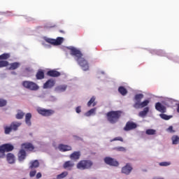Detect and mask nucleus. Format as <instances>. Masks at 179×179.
<instances>
[{"mask_svg": "<svg viewBox=\"0 0 179 179\" xmlns=\"http://www.w3.org/2000/svg\"><path fill=\"white\" fill-rule=\"evenodd\" d=\"M93 163L90 160H81L77 164V168L80 170L89 169L92 167Z\"/></svg>", "mask_w": 179, "mask_h": 179, "instance_id": "obj_5", "label": "nucleus"}, {"mask_svg": "<svg viewBox=\"0 0 179 179\" xmlns=\"http://www.w3.org/2000/svg\"><path fill=\"white\" fill-rule=\"evenodd\" d=\"M74 165L75 164L72 161H67V162H65L64 164H63V168L64 169L71 171L73 169Z\"/></svg>", "mask_w": 179, "mask_h": 179, "instance_id": "obj_12", "label": "nucleus"}, {"mask_svg": "<svg viewBox=\"0 0 179 179\" xmlns=\"http://www.w3.org/2000/svg\"><path fill=\"white\" fill-rule=\"evenodd\" d=\"M6 160L9 164H13L15 161V155L13 153H8L6 155Z\"/></svg>", "mask_w": 179, "mask_h": 179, "instance_id": "obj_19", "label": "nucleus"}, {"mask_svg": "<svg viewBox=\"0 0 179 179\" xmlns=\"http://www.w3.org/2000/svg\"><path fill=\"white\" fill-rule=\"evenodd\" d=\"M47 76L57 78L61 76V73L55 70H51L47 72Z\"/></svg>", "mask_w": 179, "mask_h": 179, "instance_id": "obj_20", "label": "nucleus"}, {"mask_svg": "<svg viewBox=\"0 0 179 179\" xmlns=\"http://www.w3.org/2000/svg\"><path fill=\"white\" fill-rule=\"evenodd\" d=\"M24 117V113L19 110L18 113L15 115V118L17 120H22Z\"/></svg>", "mask_w": 179, "mask_h": 179, "instance_id": "obj_30", "label": "nucleus"}, {"mask_svg": "<svg viewBox=\"0 0 179 179\" xmlns=\"http://www.w3.org/2000/svg\"><path fill=\"white\" fill-rule=\"evenodd\" d=\"M104 162L108 165L112 166H117L119 165V163L117 161H116L115 159H113L110 157H106L104 158Z\"/></svg>", "mask_w": 179, "mask_h": 179, "instance_id": "obj_10", "label": "nucleus"}, {"mask_svg": "<svg viewBox=\"0 0 179 179\" xmlns=\"http://www.w3.org/2000/svg\"><path fill=\"white\" fill-rule=\"evenodd\" d=\"M68 175L67 171H64L61 174L57 176V179H62L66 177Z\"/></svg>", "mask_w": 179, "mask_h": 179, "instance_id": "obj_32", "label": "nucleus"}, {"mask_svg": "<svg viewBox=\"0 0 179 179\" xmlns=\"http://www.w3.org/2000/svg\"><path fill=\"white\" fill-rule=\"evenodd\" d=\"M66 89V85H59L57 86V87H55V90L57 92H64Z\"/></svg>", "mask_w": 179, "mask_h": 179, "instance_id": "obj_26", "label": "nucleus"}, {"mask_svg": "<svg viewBox=\"0 0 179 179\" xmlns=\"http://www.w3.org/2000/svg\"><path fill=\"white\" fill-rule=\"evenodd\" d=\"M36 173V170H32L29 172V176L31 178H32V177L35 176Z\"/></svg>", "mask_w": 179, "mask_h": 179, "instance_id": "obj_41", "label": "nucleus"}, {"mask_svg": "<svg viewBox=\"0 0 179 179\" xmlns=\"http://www.w3.org/2000/svg\"><path fill=\"white\" fill-rule=\"evenodd\" d=\"M146 134H147L148 135H154V134H156V131L154 130V129H148V130L146 131Z\"/></svg>", "mask_w": 179, "mask_h": 179, "instance_id": "obj_36", "label": "nucleus"}, {"mask_svg": "<svg viewBox=\"0 0 179 179\" xmlns=\"http://www.w3.org/2000/svg\"><path fill=\"white\" fill-rule=\"evenodd\" d=\"M58 148L61 152H66L72 150V148L70 145L64 144H59Z\"/></svg>", "mask_w": 179, "mask_h": 179, "instance_id": "obj_15", "label": "nucleus"}, {"mask_svg": "<svg viewBox=\"0 0 179 179\" xmlns=\"http://www.w3.org/2000/svg\"><path fill=\"white\" fill-rule=\"evenodd\" d=\"M171 164V162H161L159 163V165L161 166H168Z\"/></svg>", "mask_w": 179, "mask_h": 179, "instance_id": "obj_38", "label": "nucleus"}, {"mask_svg": "<svg viewBox=\"0 0 179 179\" xmlns=\"http://www.w3.org/2000/svg\"><path fill=\"white\" fill-rule=\"evenodd\" d=\"M41 176H42L41 173H38L36 174V178L37 179H39L40 178H41Z\"/></svg>", "mask_w": 179, "mask_h": 179, "instance_id": "obj_45", "label": "nucleus"}, {"mask_svg": "<svg viewBox=\"0 0 179 179\" xmlns=\"http://www.w3.org/2000/svg\"><path fill=\"white\" fill-rule=\"evenodd\" d=\"M44 77H45V76H44L43 71H41V70L38 71V72H37V73L36 75V79L37 80H42V79L44 78Z\"/></svg>", "mask_w": 179, "mask_h": 179, "instance_id": "obj_24", "label": "nucleus"}, {"mask_svg": "<svg viewBox=\"0 0 179 179\" xmlns=\"http://www.w3.org/2000/svg\"><path fill=\"white\" fill-rule=\"evenodd\" d=\"M148 112H149V108L146 107L144 108V110L143 111H141L139 113L138 115L141 117H143L148 114Z\"/></svg>", "mask_w": 179, "mask_h": 179, "instance_id": "obj_28", "label": "nucleus"}, {"mask_svg": "<svg viewBox=\"0 0 179 179\" xmlns=\"http://www.w3.org/2000/svg\"><path fill=\"white\" fill-rule=\"evenodd\" d=\"M94 112H95V109H94V108H92V109L90 110L88 112H87V113H85V115H86L87 117H89V116H90L91 115L94 114Z\"/></svg>", "mask_w": 179, "mask_h": 179, "instance_id": "obj_35", "label": "nucleus"}, {"mask_svg": "<svg viewBox=\"0 0 179 179\" xmlns=\"http://www.w3.org/2000/svg\"><path fill=\"white\" fill-rule=\"evenodd\" d=\"M70 54L75 57V59L78 62V64L81 66L82 69L85 71L89 70V64L88 62L83 57V54L81 52L75 48H70Z\"/></svg>", "mask_w": 179, "mask_h": 179, "instance_id": "obj_1", "label": "nucleus"}, {"mask_svg": "<svg viewBox=\"0 0 179 179\" xmlns=\"http://www.w3.org/2000/svg\"><path fill=\"white\" fill-rule=\"evenodd\" d=\"M59 32H61V33H64L63 31H59Z\"/></svg>", "mask_w": 179, "mask_h": 179, "instance_id": "obj_47", "label": "nucleus"}, {"mask_svg": "<svg viewBox=\"0 0 179 179\" xmlns=\"http://www.w3.org/2000/svg\"><path fill=\"white\" fill-rule=\"evenodd\" d=\"M157 179H163V178H157Z\"/></svg>", "mask_w": 179, "mask_h": 179, "instance_id": "obj_50", "label": "nucleus"}, {"mask_svg": "<svg viewBox=\"0 0 179 179\" xmlns=\"http://www.w3.org/2000/svg\"><path fill=\"white\" fill-rule=\"evenodd\" d=\"M22 179H26V178H22Z\"/></svg>", "mask_w": 179, "mask_h": 179, "instance_id": "obj_51", "label": "nucleus"}, {"mask_svg": "<svg viewBox=\"0 0 179 179\" xmlns=\"http://www.w3.org/2000/svg\"><path fill=\"white\" fill-rule=\"evenodd\" d=\"M76 111L77 113H80L81 112L80 107V106L77 107L76 109Z\"/></svg>", "mask_w": 179, "mask_h": 179, "instance_id": "obj_44", "label": "nucleus"}, {"mask_svg": "<svg viewBox=\"0 0 179 179\" xmlns=\"http://www.w3.org/2000/svg\"><path fill=\"white\" fill-rule=\"evenodd\" d=\"M143 98V95L142 94H136L134 97V100L136 101L134 104V108L136 109H139L147 106L149 103V101L145 100L141 102V99Z\"/></svg>", "mask_w": 179, "mask_h": 179, "instance_id": "obj_3", "label": "nucleus"}, {"mask_svg": "<svg viewBox=\"0 0 179 179\" xmlns=\"http://www.w3.org/2000/svg\"><path fill=\"white\" fill-rule=\"evenodd\" d=\"M15 149V147L12 144L6 143L1 145V157H5V152H12Z\"/></svg>", "mask_w": 179, "mask_h": 179, "instance_id": "obj_7", "label": "nucleus"}, {"mask_svg": "<svg viewBox=\"0 0 179 179\" xmlns=\"http://www.w3.org/2000/svg\"><path fill=\"white\" fill-rule=\"evenodd\" d=\"M37 112L44 116V117H49L55 113V111L53 110H48V109H45V108H37Z\"/></svg>", "mask_w": 179, "mask_h": 179, "instance_id": "obj_8", "label": "nucleus"}, {"mask_svg": "<svg viewBox=\"0 0 179 179\" xmlns=\"http://www.w3.org/2000/svg\"><path fill=\"white\" fill-rule=\"evenodd\" d=\"M132 167L131 166L130 164H127L125 166H124L122 169V173H125L127 175H129L131 170H132Z\"/></svg>", "mask_w": 179, "mask_h": 179, "instance_id": "obj_14", "label": "nucleus"}, {"mask_svg": "<svg viewBox=\"0 0 179 179\" xmlns=\"http://www.w3.org/2000/svg\"><path fill=\"white\" fill-rule=\"evenodd\" d=\"M31 117L32 115L30 113H28L25 115V123L28 127H30L31 125Z\"/></svg>", "mask_w": 179, "mask_h": 179, "instance_id": "obj_23", "label": "nucleus"}, {"mask_svg": "<svg viewBox=\"0 0 179 179\" xmlns=\"http://www.w3.org/2000/svg\"><path fill=\"white\" fill-rule=\"evenodd\" d=\"M115 150L120 151V152H125L126 149L124 147H117L115 148Z\"/></svg>", "mask_w": 179, "mask_h": 179, "instance_id": "obj_39", "label": "nucleus"}, {"mask_svg": "<svg viewBox=\"0 0 179 179\" xmlns=\"http://www.w3.org/2000/svg\"><path fill=\"white\" fill-rule=\"evenodd\" d=\"M118 91L122 96H125L127 94V90L124 87H120Z\"/></svg>", "mask_w": 179, "mask_h": 179, "instance_id": "obj_31", "label": "nucleus"}, {"mask_svg": "<svg viewBox=\"0 0 179 179\" xmlns=\"http://www.w3.org/2000/svg\"><path fill=\"white\" fill-rule=\"evenodd\" d=\"M155 108L157 110H158L159 112H161L162 113H164L166 112V108L159 102H158L155 104Z\"/></svg>", "mask_w": 179, "mask_h": 179, "instance_id": "obj_13", "label": "nucleus"}, {"mask_svg": "<svg viewBox=\"0 0 179 179\" xmlns=\"http://www.w3.org/2000/svg\"><path fill=\"white\" fill-rule=\"evenodd\" d=\"M21 147H22V148H24V149L29 150V151H32L34 149V146L30 143H22Z\"/></svg>", "mask_w": 179, "mask_h": 179, "instance_id": "obj_17", "label": "nucleus"}, {"mask_svg": "<svg viewBox=\"0 0 179 179\" xmlns=\"http://www.w3.org/2000/svg\"><path fill=\"white\" fill-rule=\"evenodd\" d=\"M22 126V122H13L10 124L9 127H4V133L6 134H9L12 131H16L17 129H19V127Z\"/></svg>", "mask_w": 179, "mask_h": 179, "instance_id": "obj_4", "label": "nucleus"}, {"mask_svg": "<svg viewBox=\"0 0 179 179\" xmlns=\"http://www.w3.org/2000/svg\"><path fill=\"white\" fill-rule=\"evenodd\" d=\"M177 111H178V113H179V104L178 106Z\"/></svg>", "mask_w": 179, "mask_h": 179, "instance_id": "obj_46", "label": "nucleus"}, {"mask_svg": "<svg viewBox=\"0 0 179 179\" xmlns=\"http://www.w3.org/2000/svg\"><path fill=\"white\" fill-rule=\"evenodd\" d=\"M20 66V64L17 62H14L10 64V67L8 68L9 70H15L17 69Z\"/></svg>", "mask_w": 179, "mask_h": 179, "instance_id": "obj_25", "label": "nucleus"}, {"mask_svg": "<svg viewBox=\"0 0 179 179\" xmlns=\"http://www.w3.org/2000/svg\"><path fill=\"white\" fill-rule=\"evenodd\" d=\"M22 85L24 88L29 90L31 91H37L39 89L38 85L36 83L31 81H23Z\"/></svg>", "mask_w": 179, "mask_h": 179, "instance_id": "obj_6", "label": "nucleus"}, {"mask_svg": "<svg viewBox=\"0 0 179 179\" xmlns=\"http://www.w3.org/2000/svg\"><path fill=\"white\" fill-rule=\"evenodd\" d=\"M167 131H169L170 133H175L176 131L173 130V127L172 126H170L168 129Z\"/></svg>", "mask_w": 179, "mask_h": 179, "instance_id": "obj_43", "label": "nucleus"}, {"mask_svg": "<svg viewBox=\"0 0 179 179\" xmlns=\"http://www.w3.org/2000/svg\"><path fill=\"white\" fill-rule=\"evenodd\" d=\"M137 127V124L133 122H127L126 126L124 127V130L126 131L133 130Z\"/></svg>", "mask_w": 179, "mask_h": 179, "instance_id": "obj_11", "label": "nucleus"}, {"mask_svg": "<svg viewBox=\"0 0 179 179\" xmlns=\"http://www.w3.org/2000/svg\"><path fill=\"white\" fill-rule=\"evenodd\" d=\"M10 57V55L5 53L1 55V59H8Z\"/></svg>", "mask_w": 179, "mask_h": 179, "instance_id": "obj_34", "label": "nucleus"}, {"mask_svg": "<svg viewBox=\"0 0 179 179\" xmlns=\"http://www.w3.org/2000/svg\"><path fill=\"white\" fill-rule=\"evenodd\" d=\"M39 166H40V163L38 160H32L29 162V168L33 170L34 169H36L39 167Z\"/></svg>", "mask_w": 179, "mask_h": 179, "instance_id": "obj_18", "label": "nucleus"}, {"mask_svg": "<svg viewBox=\"0 0 179 179\" xmlns=\"http://www.w3.org/2000/svg\"><path fill=\"white\" fill-rule=\"evenodd\" d=\"M120 141L121 142H123V138L122 137L119 136V137H116V138H113L110 141L113 142V141Z\"/></svg>", "mask_w": 179, "mask_h": 179, "instance_id": "obj_40", "label": "nucleus"}, {"mask_svg": "<svg viewBox=\"0 0 179 179\" xmlns=\"http://www.w3.org/2000/svg\"><path fill=\"white\" fill-rule=\"evenodd\" d=\"M94 179H96V178H94Z\"/></svg>", "mask_w": 179, "mask_h": 179, "instance_id": "obj_52", "label": "nucleus"}, {"mask_svg": "<svg viewBox=\"0 0 179 179\" xmlns=\"http://www.w3.org/2000/svg\"><path fill=\"white\" fill-rule=\"evenodd\" d=\"M9 65V62L7 61H1V67L8 66Z\"/></svg>", "mask_w": 179, "mask_h": 179, "instance_id": "obj_37", "label": "nucleus"}, {"mask_svg": "<svg viewBox=\"0 0 179 179\" xmlns=\"http://www.w3.org/2000/svg\"><path fill=\"white\" fill-rule=\"evenodd\" d=\"M80 152L77 151V152H73L71 155H70L69 157L72 160H78L80 157Z\"/></svg>", "mask_w": 179, "mask_h": 179, "instance_id": "obj_21", "label": "nucleus"}, {"mask_svg": "<svg viewBox=\"0 0 179 179\" xmlns=\"http://www.w3.org/2000/svg\"><path fill=\"white\" fill-rule=\"evenodd\" d=\"M96 97L92 96L91 99L87 103V106L90 107L92 105V106H95L96 105V103L95 102Z\"/></svg>", "mask_w": 179, "mask_h": 179, "instance_id": "obj_27", "label": "nucleus"}, {"mask_svg": "<svg viewBox=\"0 0 179 179\" xmlns=\"http://www.w3.org/2000/svg\"><path fill=\"white\" fill-rule=\"evenodd\" d=\"M159 116L161 117V118H162L165 120H169L172 117V116L167 115L166 114H160Z\"/></svg>", "mask_w": 179, "mask_h": 179, "instance_id": "obj_33", "label": "nucleus"}, {"mask_svg": "<svg viewBox=\"0 0 179 179\" xmlns=\"http://www.w3.org/2000/svg\"><path fill=\"white\" fill-rule=\"evenodd\" d=\"M24 159H26V151L24 150H20L18 153V159L22 162Z\"/></svg>", "mask_w": 179, "mask_h": 179, "instance_id": "obj_22", "label": "nucleus"}, {"mask_svg": "<svg viewBox=\"0 0 179 179\" xmlns=\"http://www.w3.org/2000/svg\"><path fill=\"white\" fill-rule=\"evenodd\" d=\"M0 152H1V146H0Z\"/></svg>", "mask_w": 179, "mask_h": 179, "instance_id": "obj_49", "label": "nucleus"}, {"mask_svg": "<svg viewBox=\"0 0 179 179\" xmlns=\"http://www.w3.org/2000/svg\"><path fill=\"white\" fill-rule=\"evenodd\" d=\"M173 145H177L179 143V136L174 135L171 138Z\"/></svg>", "mask_w": 179, "mask_h": 179, "instance_id": "obj_29", "label": "nucleus"}, {"mask_svg": "<svg viewBox=\"0 0 179 179\" xmlns=\"http://www.w3.org/2000/svg\"><path fill=\"white\" fill-rule=\"evenodd\" d=\"M7 103L8 102L6 101V100H3V99L1 100V107L6 106Z\"/></svg>", "mask_w": 179, "mask_h": 179, "instance_id": "obj_42", "label": "nucleus"}, {"mask_svg": "<svg viewBox=\"0 0 179 179\" xmlns=\"http://www.w3.org/2000/svg\"><path fill=\"white\" fill-rule=\"evenodd\" d=\"M55 82L53 80L50 79L43 85V88L44 89L52 88L55 85Z\"/></svg>", "mask_w": 179, "mask_h": 179, "instance_id": "obj_16", "label": "nucleus"}, {"mask_svg": "<svg viewBox=\"0 0 179 179\" xmlns=\"http://www.w3.org/2000/svg\"><path fill=\"white\" fill-rule=\"evenodd\" d=\"M45 41L47 43L53 45H60L63 43L64 38L61 37H58L56 40L52 39V38H46Z\"/></svg>", "mask_w": 179, "mask_h": 179, "instance_id": "obj_9", "label": "nucleus"}, {"mask_svg": "<svg viewBox=\"0 0 179 179\" xmlns=\"http://www.w3.org/2000/svg\"><path fill=\"white\" fill-rule=\"evenodd\" d=\"M122 112L120 110L117 111H110L106 114L108 121L111 124H115L118 122L119 119L121 117Z\"/></svg>", "mask_w": 179, "mask_h": 179, "instance_id": "obj_2", "label": "nucleus"}, {"mask_svg": "<svg viewBox=\"0 0 179 179\" xmlns=\"http://www.w3.org/2000/svg\"><path fill=\"white\" fill-rule=\"evenodd\" d=\"M0 67H1V62H0Z\"/></svg>", "mask_w": 179, "mask_h": 179, "instance_id": "obj_48", "label": "nucleus"}]
</instances>
